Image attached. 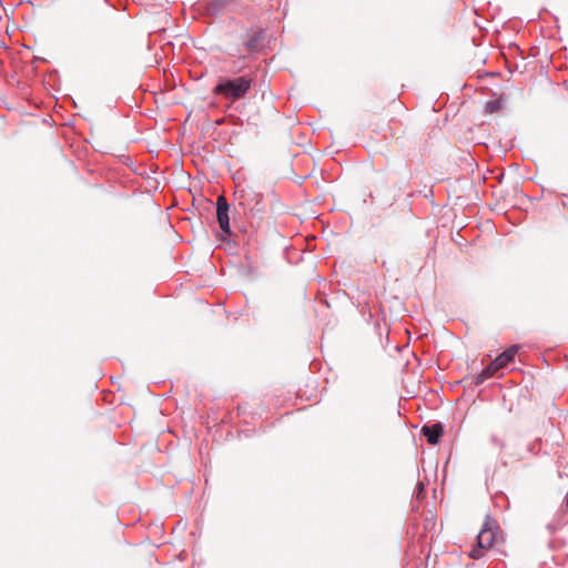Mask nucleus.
<instances>
[{
    "label": "nucleus",
    "mask_w": 568,
    "mask_h": 568,
    "mask_svg": "<svg viewBox=\"0 0 568 568\" xmlns=\"http://www.w3.org/2000/svg\"><path fill=\"white\" fill-rule=\"evenodd\" d=\"M499 536V527L495 519L490 516H486L483 527L477 535V544L469 551V557L473 559H480L484 556V551L493 547Z\"/></svg>",
    "instance_id": "f257e3e1"
},
{
    "label": "nucleus",
    "mask_w": 568,
    "mask_h": 568,
    "mask_svg": "<svg viewBox=\"0 0 568 568\" xmlns=\"http://www.w3.org/2000/svg\"><path fill=\"white\" fill-rule=\"evenodd\" d=\"M251 85V78L239 77L233 80H224L219 82L214 88V93L223 95L225 99L239 100L248 92Z\"/></svg>",
    "instance_id": "f03ea898"
},
{
    "label": "nucleus",
    "mask_w": 568,
    "mask_h": 568,
    "mask_svg": "<svg viewBox=\"0 0 568 568\" xmlns=\"http://www.w3.org/2000/svg\"><path fill=\"white\" fill-rule=\"evenodd\" d=\"M216 217L220 227L230 234L229 204L223 196H220L216 202Z\"/></svg>",
    "instance_id": "7ed1b4c3"
},
{
    "label": "nucleus",
    "mask_w": 568,
    "mask_h": 568,
    "mask_svg": "<svg viewBox=\"0 0 568 568\" xmlns=\"http://www.w3.org/2000/svg\"><path fill=\"white\" fill-rule=\"evenodd\" d=\"M422 433L425 436L428 444L436 445V444H438V442L440 440V438L444 434V428L440 423L433 424V425H425L422 428Z\"/></svg>",
    "instance_id": "20e7f679"
},
{
    "label": "nucleus",
    "mask_w": 568,
    "mask_h": 568,
    "mask_svg": "<svg viewBox=\"0 0 568 568\" xmlns=\"http://www.w3.org/2000/svg\"><path fill=\"white\" fill-rule=\"evenodd\" d=\"M519 347L517 345H513L501 354H499L494 362L501 369L506 367L510 362L514 361L516 354L518 353Z\"/></svg>",
    "instance_id": "39448f33"
},
{
    "label": "nucleus",
    "mask_w": 568,
    "mask_h": 568,
    "mask_svg": "<svg viewBox=\"0 0 568 568\" xmlns=\"http://www.w3.org/2000/svg\"><path fill=\"white\" fill-rule=\"evenodd\" d=\"M500 368L496 365V363L493 361L489 365H487L475 378V384L476 385H480L483 384L485 381H487L488 378H491L493 376H495V374L499 371Z\"/></svg>",
    "instance_id": "423d86ee"
},
{
    "label": "nucleus",
    "mask_w": 568,
    "mask_h": 568,
    "mask_svg": "<svg viewBox=\"0 0 568 568\" xmlns=\"http://www.w3.org/2000/svg\"><path fill=\"white\" fill-rule=\"evenodd\" d=\"M498 108H499V103L497 101L488 102L486 104V111L490 112V113L498 110Z\"/></svg>",
    "instance_id": "0eeeda50"
},
{
    "label": "nucleus",
    "mask_w": 568,
    "mask_h": 568,
    "mask_svg": "<svg viewBox=\"0 0 568 568\" xmlns=\"http://www.w3.org/2000/svg\"><path fill=\"white\" fill-rule=\"evenodd\" d=\"M257 39H253L250 42H247V49L253 50L256 47Z\"/></svg>",
    "instance_id": "6e6552de"
},
{
    "label": "nucleus",
    "mask_w": 568,
    "mask_h": 568,
    "mask_svg": "<svg viewBox=\"0 0 568 568\" xmlns=\"http://www.w3.org/2000/svg\"><path fill=\"white\" fill-rule=\"evenodd\" d=\"M298 251H284V255H285V258L287 260V262H292V257H291V253H297Z\"/></svg>",
    "instance_id": "1a4fd4ad"
},
{
    "label": "nucleus",
    "mask_w": 568,
    "mask_h": 568,
    "mask_svg": "<svg viewBox=\"0 0 568 568\" xmlns=\"http://www.w3.org/2000/svg\"><path fill=\"white\" fill-rule=\"evenodd\" d=\"M424 491V484L423 483H418L417 484V497H419V495Z\"/></svg>",
    "instance_id": "9d476101"
},
{
    "label": "nucleus",
    "mask_w": 568,
    "mask_h": 568,
    "mask_svg": "<svg viewBox=\"0 0 568 568\" xmlns=\"http://www.w3.org/2000/svg\"><path fill=\"white\" fill-rule=\"evenodd\" d=\"M562 205L568 207V195H562Z\"/></svg>",
    "instance_id": "9b49d317"
}]
</instances>
